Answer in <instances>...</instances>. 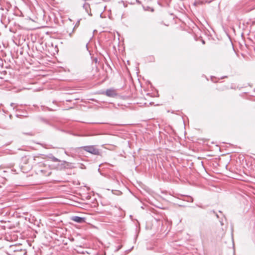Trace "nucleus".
Wrapping results in <instances>:
<instances>
[{"instance_id": "1", "label": "nucleus", "mask_w": 255, "mask_h": 255, "mask_svg": "<svg viewBox=\"0 0 255 255\" xmlns=\"http://www.w3.org/2000/svg\"><path fill=\"white\" fill-rule=\"evenodd\" d=\"M81 148L84 150L94 155H99L101 154L100 150L97 148L95 145L84 146Z\"/></svg>"}, {"instance_id": "2", "label": "nucleus", "mask_w": 255, "mask_h": 255, "mask_svg": "<svg viewBox=\"0 0 255 255\" xmlns=\"http://www.w3.org/2000/svg\"><path fill=\"white\" fill-rule=\"evenodd\" d=\"M60 163L58 164L57 166V169L58 170H62L65 168H68L69 166V163L65 161H60Z\"/></svg>"}, {"instance_id": "3", "label": "nucleus", "mask_w": 255, "mask_h": 255, "mask_svg": "<svg viewBox=\"0 0 255 255\" xmlns=\"http://www.w3.org/2000/svg\"><path fill=\"white\" fill-rule=\"evenodd\" d=\"M105 94L107 96L113 98L116 97L117 95L116 91L113 88L107 89L105 92Z\"/></svg>"}, {"instance_id": "4", "label": "nucleus", "mask_w": 255, "mask_h": 255, "mask_svg": "<svg viewBox=\"0 0 255 255\" xmlns=\"http://www.w3.org/2000/svg\"><path fill=\"white\" fill-rule=\"evenodd\" d=\"M71 220L78 223H82L85 222V219L84 218L77 216L72 217Z\"/></svg>"}, {"instance_id": "5", "label": "nucleus", "mask_w": 255, "mask_h": 255, "mask_svg": "<svg viewBox=\"0 0 255 255\" xmlns=\"http://www.w3.org/2000/svg\"><path fill=\"white\" fill-rule=\"evenodd\" d=\"M212 0H210V1H208V0H206V1H202V0H197V1H195L194 3V4L195 5V6H198L199 5H202V4H203L205 3H210L211 2Z\"/></svg>"}, {"instance_id": "6", "label": "nucleus", "mask_w": 255, "mask_h": 255, "mask_svg": "<svg viewBox=\"0 0 255 255\" xmlns=\"http://www.w3.org/2000/svg\"><path fill=\"white\" fill-rule=\"evenodd\" d=\"M49 158L50 159V160L53 162H60V160L58 159L57 158L54 157V156H51L49 157Z\"/></svg>"}, {"instance_id": "7", "label": "nucleus", "mask_w": 255, "mask_h": 255, "mask_svg": "<svg viewBox=\"0 0 255 255\" xmlns=\"http://www.w3.org/2000/svg\"><path fill=\"white\" fill-rule=\"evenodd\" d=\"M40 172L44 175H45L46 176H49L51 174V172H49L48 173H46V172L44 170H40Z\"/></svg>"}, {"instance_id": "8", "label": "nucleus", "mask_w": 255, "mask_h": 255, "mask_svg": "<svg viewBox=\"0 0 255 255\" xmlns=\"http://www.w3.org/2000/svg\"><path fill=\"white\" fill-rule=\"evenodd\" d=\"M79 23H80V21H79H79H78L77 22V23H76V24H75V26H74V29L76 27H77L78 26H79Z\"/></svg>"}, {"instance_id": "9", "label": "nucleus", "mask_w": 255, "mask_h": 255, "mask_svg": "<svg viewBox=\"0 0 255 255\" xmlns=\"http://www.w3.org/2000/svg\"><path fill=\"white\" fill-rule=\"evenodd\" d=\"M122 247V246H118V247L117 248V249L116 250V252H118L119 251Z\"/></svg>"}, {"instance_id": "10", "label": "nucleus", "mask_w": 255, "mask_h": 255, "mask_svg": "<svg viewBox=\"0 0 255 255\" xmlns=\"http://www.w3.org/2000/svg\"><path fill=\"white\" fill-rule=\"evenodd\" d=\"M14 103H11V104H10V106H11V107H12V106L14 105Z\"/></svg>"}, {"instance_id": "11", "label": "nucleus", "mask_w": 255, "mask_h": 255, "mask_svg": "<svg viewBox=\"0 0 255 255\" xmlns=\"http://www.w3.org/2000/svg\"><path fill=\"white\" fill-rule=\"evenodd\" d=\"M216 216H217V218H218V217H219V216H218V214H216Z\"/></svg>"}, {"instance_id": "12", "label": "nucleus", "mask_w": 255, "mask_h": 255, "mask_svg": "<svg viewBox=\"0 0 255 255\" xmlns=\"http://www.w3.org/2000/svg\"><path fill=\"white\" fill-rule=\"evenodd\" d=\"M70 36H71V33H69Z\"/></svg>"}]
</instances>
